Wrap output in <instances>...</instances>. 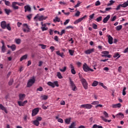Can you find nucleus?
Instances as JSON below:
<instances>
[{
  "mask_svg": "<svg viewBox=\"0 0 128 128\" xmlns=\"http://www.w3.org/2000/svg\"><path fill=\"white\" fill-rule=\"evenodd\" d=\"M40 98L44 100H48V96L46 95H44L40 96Z\"/></svg>",
  "mask_w": 128,
  "mask_h": 128,
  "instance_id": "c85d7f7f",
  "label": "nucleus"
},
{
  "mask_svg": "<svg viewBox=\"0 0 128 128\" xmlns=\"http://www.w3.org/2000/svg\"><path fill=\"white\" fill-rule=\"evenodd\" d=\"M60 72H64L66 70V67L64 66L63 69H60Z\"/></svg>",
  "mask_w": 128,
  "mask_h": 128,
  "instance_id": "de8ad7c7",
  "label": "nucleus"
},
{
  "mask_svg": "<svg viewBox=\"0 0 128 128\" xmlns=\"http://www.w3.org/2000/svg\"><path fill=\"white\" fill-rule=\"evenodd\" d=\"M101 118H102V120L105 122H108V120H106V118H105L104 117L101 116Z\"/></svg>",
  "mask_w": 128,
  "mask_h": 128,
  "instance_id": "0e129e2a",
  "label": "nucleus"
},
{
  "mask_svg": "<svg viewBox=\"0 0 128 128\" xmlns=\"http://www.w3.org/2000/svg\"><path fill=\"white\" fill-rule=\"evenodd\" d=\"M36 18H38V20H36ZM46 18H48V16H42L40 17H38V14H37L36 15V16L34 18V20H36V22H38V20H39V22H42L44 20H46Z\"/></svg>",
  "mask_w": 128,
  "mask_h": 128,
  "instance_id": "423d86ee",
  "label": "nucleus"
},
{
  "mask_svg": "<svg viewBox=\"0 0 128 128\" xmlns=\"http://www.w3.org/2000/svg\"><path fill=\"white\" fill-rule=\"evenodd\" d=\"M82 4L80 1L78 2L77 4L74 6V8H76L78 6H80V5Z\"/></svg>",
  "mask_w": 128,
  "mask_h": 128,
  "instance_id": "603ef678",
  "label": "nucleus"
},
{
  "mask_svg": "<svg viewBox=\"0 0 128 128\" xmlns=\"http://www.w3.org/2000/svg\"><path fill=\"white\" fill-rule=\"evenodd\" d=\"M60 4H63V6H66V5L68 4L67 3L64 2H62V1H60Z\"/></svg>",
  "mask_w": 128,
  "mask_h": 128,
  "instance_id": "052dcab7",
  "label": "nucleus"
},
{
  "mask_svg": "<svg viewBox=\"0 0 128 128\" xmlns=\"http://www.w3.org/2000/svg\"><path fill=\"white\" fill-rule=\"evenodd\" d=\"M15 42L17 44H20V42H22V40H20V39L18 38V39H15Z\"/></svg>",
  "mask_w": 128,
  "mask_h": 128,
  "instance_id": "37998d69",
  "label": "nucleus"
},
{
  "mask_svg": "<svg viewBox=\"0 0 128 128\" xmlns=\"http://www.w3.org/2000/svg\"><path fill=\"white\" fill-rule=\"evenodd\" d=\"M110 4H108V6H112L113 4H114V1L113 0H110Z\"/></svg>",
  "mask_w": 128,
  "mask_h": 128,
  "instance_id": "864d4df0",
  "label": "nucleus"
},
{
  "mask_svg": "<svg viewBox=\"0 0 128 128\" xmlns=\"http://www.w3.org/2000/svg\"><path fill=\"white\" fill-rule=\"evenodd\" d=\"M41 28L42 32H44V30H48V28L46 27H42Z\"/></svg>",
  "mask_w": 128,
  "mask_h": 128,
  "instance_id": "13d9d810",
  "label": "nucleus"
},
{
  "mask_svg": "<svg viewBox=\"0 0 128 128\" xmlns=\"http://www.w3.org/2000/svg\"><path fill=\"white\" fill-rule=\"evenodd\" d=\"M95 6H100V1H96V4H95Z\"/></svg>",
  "mask_w": 128,
  "mask_h": 128,
  "instance_id": "bf43d9fd",
  "label": "nucleus"
},
{
  "mask_svg": "<svg viewBox=\"0 0 128 128\" xmlns=\"http://www.w3.org/2000/svg\"><path fill=\"white\" fill-rule=\"evenodd\" d=\"M80 11H77V12L75 14L76 16H80Z\"/></svg>",
  "mask_w": 128,
  "mask_h": 128,
  "instance_id": "5fc2aeb1",
  "label": "nucleus"
},
{
  "mask_svg": "<svg viewBox=\"0 0 128 128\" xmlns=\"http://www.w3.org/2000/svg\"><path fill=\"white\" fill-rule=\"evenodd\" d=\"M53 22H60V18H59L58 17H56L54 19Z\"/></svg>",
  "mask_w": 128,
  "mask_h": 128,
  "instance_id": "c756f323",
  "label": "nucleus"
},
{
  "mask_svg": "<svg viewBox=\"0 0 128 128\" xmlns=\"http://www.w3.org/2000/svg\"><path fill=\"white\" fill-rule=\"evenodd\" d=\"M17 4L20 6H24V2L20 3L18 2H17Z\"/></svg>",
  "mask_w": 128,
  "mask_h": 128,
  "instance_id": "6e6d98bb",
  "label": "nucleus"
},
{
  "mask_svg": "<svg viewBox=\"0 0 128 128\" xmlns=\"http://www.w3.org/2000/svg\"><path fill=\"white\" fill-rule=\"evenodd\" d=\"M69 80H70V86L72 88V90H73V92H76V90H77L78 89L76 88V84L74 83V81L72 80V78H69Z\"/></svg>",
  "mask_w": 128,
  "mask_h": 128,
  "instance_id": "0eeeda50",
  "label": "nucleus"
},
{
  "mask_svg": "<svg viewBox=\"0 0 128 128\" xmlns=\"http://www.w3.org/2000/svg\"><path fill=\"white\" fill-rule=\"evenodd\" d=\"M57 76L58 78H62V74H60V72H57Z\"/></svg>",
  "mask_w": 128,
  "mask_h": 128,
  "instance_id": "ea45409f",
  "label": "nucleus"
},
{
  "mask_svg": "<svg viewBox=\"0 0 128 128\" xmlns=\"http://www.w3.org/2000/svg\"><path fill=\"white\" fill-rule=\"evenodd\" d=\"M36 82V78L34 76H32L31 79L29 80L26 87L27 88H30V86H32V84Z\"/></svg>",
  "mask_w": 128,
  "mask_h": 128,
  "instance_id": "f03ea898",
  "label": "nucleus"
},
{
  "mask_svg": "<svg viewBox=\"0 0 128 128\" xmlns=\"http://www.w3.org/2000/svg\"><path fill=\"white\" fill-rule=\"evenodd\" d=\"M20 100H24V98H26V95L24 94H20L18 95Z\"/></svg>",
  "mask_w": 128,
  "mask_h": 128,
  "instance_id": "5701e85b",
  "label": "nucleus"
},
{
  "mask_svg": "<svg viewBox=\"0 0 128 128\" xmlns=\"http://www.w3.org/2000/svg\"><path fill=\"white\" fill-rule=\"evenodd\" d=\"M4 12H5L6 14H8V16L10 14V12H12V10H10L6 9V8L4 9Z\"/></svg>",
  "mask_w": 128,
  "mask_h": 128,
  "instance_id": "7c9ffc66",
  "label": "nucleus"
},
{
  "mask_svg": "<svg viewBox=\"0 0 128 128\" xmlns=\"http://www.w3.org/2000/svg\"><path fill=\"white\" fill-rule=\"evenodd\" d=\"M94 52V48L86 50L84 52V54H92V52Z\"/></svg>",
  "mask_w": 128,
  "mask_h": 128,
  "instance_id": "a211bd4d",
  "label": "nucleus"
},
{
  "mask_svg": "<svg viewBox=\"0 0 128 128\" xmlns=\"http://www.w3.org/2000/svg\"><path fill=\"white\" fill-rule=\"evenodd\" d=\"M110 18V15H108L107 16H106L104 19L103 20V22L104 24H106L108 22V20Z\"/></svg>",
  "mask_w": 128,
  "mask_h": 128,
  "instance_id": "4be33fe9",
  "label": "nucleus"
},
{
  "mask_svg": "<svg viewBox=\"0 0 128 128\" xmlns=\"http://www.w3.org/2000/svg\"><path fill=\"white\" fill-rule=\"evenodd\" d=\"M83 70L85 72H94V70L90 68L88 64L84 63L82 66Z\"/></svg>",
  "mask_w": 128,
  "mask_h": 128,
  "instance_id": "20e7f679",
  "label": "nucleus"
},
{
  "mask_svg": "<svg viewBox=\"0 0 128 128\" xmlns=\"http://www.w3.org/2000/svg\"><path fill=\"white\" fill-rule=\"evenodd\" d=\"M42 120V117H38L36 120L33 121L34 125L36 126H40V122Z\"/></svg>",
  "mask_w": 128,
  "mask_h": 128,
  "instance_id": "1a4fd4ad",
  "label": "nucleus"
},
{
  "mask_svg": "<svg viewBox=\"0 0 128 128\" xmlns=\"http://www.w3.org/2000/svg\"><path fill=\"white\" fill-rule=\"evenodd\" d=\"M116 20V16H113L112 18H111V22H114Z\"/></svg>",
  "mask_w": 128,
  "mask_h": 128,
  "instance_id": "09e8293b",
  "label": "nucleus"
},
{
  "mask_svg": "<svg viewBox=\"0 0 128 128\" xmlns=\"http://www.w3.org/2000/svg\"><path fill=\"white\" fill-rule=\"evenodd\" d=\"M5 4L9 6L10 4V2L9 1H6Z\"/></svg>",
  "mask_w": 128,
  "mask_h": 128,
  "instance_id": "69168bd1",
  "label": "nucleus"
},
{
  "mask_svg": "<svg viewBox=\"0 0 128 128\" xmlns=\"http://www.w3.org/2000/svg\"><path fill=\"white\" fill-rule=\"evenodd\" d=\"M112 106L114 108H120L122 106V104H120L118 103V104H113Z\"/></svg>",
  "mask_w": 128,
  "mask_h": 128,
  "instance_id": "cd10ccee",
  "label": "nucleus"
},
{
  "mask_svg": "<svg viewBox=\"0 0 128 128\" xmlns=\"http://www.w3.org/2000/svg\"><path fill=\"white\" fill-rule=\"evenodd\" d=\"M113 40H114V38H112V36H111L110 35H109L108 36V43L110 44H112Z\"/></svg>",
  "mask_w": 128,
  "mask_h": 128,
  "instance_id": "b1692460",
  "label": "nucleus"
},
{
  "mask_svg": "<svg viewBox=\"0 0 128 128\" xmlns=\"http://www.w3.org/2000/svg\"><path fill=\"white\" fill-rule=\"evenodd\" d=\"M37 92H42V90H44V88H42V87L40 86L39 88H38L36 89Z\"/></svg>",
  "mask_w": 128,
  "mask_h": 128,
  "instance_id": "49530a36",
  "label": "nucleus"
},
{
  "mask_svg": "<svg viewBox=\"0 0 128 128\" xmlns=\"http://www.w3.org/2000/svg\"><path fill=\"white\" fill-rule=\"evenodd\" d=\"M100 104V102L98 101H94L92 102V104L96 105V104Z\"/></svg>",
  "mask_w": 128,
  "mask_h": 128,
  "instance_id": "a18cd8bd",
  "label": "nucleus"
},
{
  "mask_svg": "<svg viewBox=\"0 0 128 128\" xmlns=\"http://www.w3.org/2000/svg\"><path fill=\"white\" fill-rule=\"evenodd\" d=\"M8 84V86H12V84H14V79L13 78L10 79Z\"/></svg>",
  "mask_w": 128,
  "mask_h": 128,
  "instance_id": "58836bf2",
  "label": "nucleus"
},
{
  "mask_svg": "<svg viewBox=\"0 0 128 128\" xmlns=\"http://www.w3.org/2000/svg\"><path fill=\"white\" fill-rule=\"evenodd\" d=\"M28 104V100H25L24 102L18 101V104L19 106H24L26 104Z\"/></svg>",
  "mask_w": 128,
  "mask_h": 128,
  "instance_id": "2eb2a0df",
  "label": "nucleus"
},
{
  "mask_svg": "<svg viewBox=\"0 0 128 128\" xmlns=\"http://www.w3.org/2000/svg\"><path fill=\"white\" fill-rule=\"evenodd\" d=\"M69 128H76V122H72L69 126Z\"/></svg>",
  "mask_w": 128,
  "mask_h": 128,
  "instance_id": "f704fd0d",
  "label": "nucleus"
},
{
  "mask_svg": "<svg viewBox=\"0 0 128 128\" xmlns=\"http://www.w3.org/2000/svg\"><path fill=\"white\" fill-rule=\"evenodd\" d=\"M120 54H118V52H116L114 54L113 58H120Z\"/></svg>",
  "mask_w": 128,
  "mask_h": 128,
  "instance_id": "bb28decb",
  "label": "nucleus"
},
{
  "mask_svg": "<svg viewBox=\"0 0 128 128\" xmlns=\"http://www.w3.org/2000/svg\"><path fill=\"white\" fill-rule=\"evenodd\" d=\"M26 18L29 20H30L32 18V14H30L29 15L26 16Z\"/></svg>",
  "mask_w": 128,
  "mask_h": 128,
  "instance_id": "c03bdc74",
  "label": "nucleus"
},
{
  "mask_svg": "<svg viewBox=\"0 0 128 128\" xmlns=\"http://www.w3.org/2000/svg\"><path fill=\"white\" fill-rule=\"evenodd\" d=\"M39 110L38 108H36L32 110V116H36V114H38V113Z\"/></svg>",
  "mask_w": 128,
  "mask_h": 128,
  "instance_id": "dca6fc26",
  "label": "nucleus"
},
{
  "mask_svg": "<svg viewBox=\"0 0 128 128\" xmlns=\"http://www.w3.org/2000/svg\"><path fill=\"white\" fill-rule=\"evenodd\" d=\"M68 52H69L70 56H74V50H69Z\"/></svg>",
  "mask_w": 128,
  "mask_h": 128,
  "instance_id": "79ce46f5",
  "label": "nucleus"
},
{
  "mask_svg": "<svg viewBox=\"0 0 128 128\" xmlns=\"http://www.w3.org/2000/svg\"><path fill=\"white\" fill-rule=\"evenodd\" d=\"M92 28H94V30H96L98 28V25H96V24H93Z\"/></svg>",
  "mask_w": 128,
  "mask_h": 128,
  "instance_id": "8fccbe9b",
  "label": "nucleus"
},
{
  "mask_svg": "<svg viewBox=\"0 0 128 128\" xmlns=\"http://www.w3.org/2000/svg\"><path fill=\"white\" fill-rule=\"evenodd\" d=\"M80 78H81L80 80L82 84L83 88H84V90H88V82H86V80L80 77Z\"/></svg>",
  "mask_w": 128,
  "mask_h": 128,
  "instance_id": "f257e3e1",
  "label": "nucleus"
},
{
  "mask_svg": "<svg viewBox=\"0 0 128 128\" xmlns=\"http://www.w3.org/2000/svg\"><path fill=\"white\" fill-rule=\"evenodd\" d=\"M56 54L58 56H61V58H64V53L60 54V51L56 52Z\"/></svg>",
  "mask_w": 128,
  "mask_h": 128,
  "instance_id": "473e14b6",
  "label": "nucleus"
},
{
  "mask_svg": "<svg viewBox=\"0 0 128 128\" xmlns=\"http://www.w3.org/2000/svg\"><path fill=\"white\" fill-rule=\"evenodd\" d=\"M54 40H56V42H58V36H55Z\"/></svg>",
  "mask_w": 128,
  "mask_h": 128,
  "instance_id": "338daca9",
  "label": "nucleus"
},
{
  "mask_svg": "<svg viewBox=\"0 0 128 128\" xmlns=\"http://www.w3.org/2000/svg\"><path fill=\"white\" fill-rule=\"evenodd\" d=\"M126 6H128V0L122 4H118L114 10H120V8H126Z\"/></svg>",
  "mask_w": 128,
  "mask_h": 128,
  "instance_id": "7ed1b4c3",
  "label": "nucleus"
},
{
  "mask_svg": "<svg viewBox=\"0 0 128 128\" xmlns=\"http://www.w3.org/2000/svg\"><path fill=\"white\" fill-rule=\"evenodd\" d=\"M86 18H88V16L85 15L83 17L79 18L74 22V24H78V22H80L86 19Z\"/></svg>",
  "mask_w": 128,
  "mask_h": 128,
  "instance_id": "9d476101",
  "label": "nucleus"
},
{
  "mask_svg": "<svg viewBox=\"0 0 128 128\" xmlns=\"http://www.w3.org/2000/svg\"><path fill=\"white\" fill-rule=\"evenodd\" d=\"M41 48L42 50H46V45H44L42 44H40Z\"/></svg>",
  "mask_w": 128,
  "mask_h": 128,
  "instance_id": "4d7b16f0",
  "label": "nucleus"
},
{
  "mask_svg": "<svg viewBox=\"0 0 128 128\" xmlns=\"http://www.w3.org/2000/svg\"><path fill=\"white\" fill-rule=\"evenodd\" d=\"M68 22H70V19H68L66 20V22H64V26H66Z\"/></svg>",
  "mask_w": 128,
  "mask_h": 128,
  "instance_id": "e2e57ef3",
  "label": "nucleus"
},
{
  "mask_svg": "<svg viewBox=\"0 0 128 128\" xmlns=\"http://www.w3.org/2000/svg\"><path fill=\"white\" fill-rule=\"evenodd\" d=\"M16 4H18V2H12V8H13L14 10H18V8H20V7H18V6H16Z\"/></svg>",
  "mask_w": 128,
  "mask_h": 128,
  "instance_id": "4468645a",
  "label": "nucleus"
},
{
  "mask_svg": "<svg viewBox=\"0 0 128 128\" xmlns=\"http://www.w3.org/2000/svg\"><path fill=\"white\" fill-rule=\"evenodd\" d=\"M98 84V82L96 80L94 81L93 83L92 84V86H96Z\"/></svg>",
  "mask_w": 128,
  "mask_h": 128,
  "instance_id": "2f4dec72",
  "label": "nucleus"
},
{
  "mask_svg": "<svg viewBox=\"0 0 128 128\" xmlns=\"http://www.w3.org/2000/svg\"><path fill=\"white\" fill-rule=\"evenodd\" d=\"M126 88L124 87L122 90V96H126Z\"/></svg>",
  "mask_w": 128,
  "mask_h": 128,
  "instance_id": "e433bc0d",
  "label": "nucleus"
},
{
  "mask_svg": "<svg viewBox=\"0 0 128 128\" xmlns=\"http://www.w3.org/2000/svg\"><path fill=\"white\" fill-rule=\"evenodd\" d=\"M24 12H32V8L28 5H26L24 6Z\"/></svg>",
  "mask_w": 128,
  "mask_h": 128,
  "instance_id": "6ab92c4d",
  "label": "nucleus"
},
{
  "mask_svg": "<svg viewBox=\"0 0 128 128\" xmlns=\"http://www.w3.org/2000/svg\"><path fill=\"white\" fill-rule=\"evenodd\" d=\"M70 68H71V72L72 74H76V70H74V65L70 64Z\"/></svg>",
  "mask_w": 128,
  "mask_h": 128,
  "instance_id": "412c9836",
  "label": "nucleus"
},
{
  "mask_svg": "<svg viewBox=\"0 0 128 128\" xmlns=\"http://www.w3.org/2000/svg\"><path fill=\"white\" fill-rule=\"evenodd\" d=\"M103 114L106 118H108V114L106 112H104Z\"/></svg>",
  "mask_w": 128,
  "mask_h": 128,
  "instance_id": "680f3d73",
  "label": "nucleus"
},
{
  "mask_svg": "<svg viewBox=\"0 0 128 128\" xmlns=\"http://www.w3.org/2000/svg\"><path fill=\"white\" fill-rule=\"evenodd\" d=\"M65 122L66 124H70V118H66L65 120Z\"/></svg>",
  "mask_w": 128,
  "mask_h": 128,
  "instance_id": "4c0bfd02",
  "label": "nucleus"
},
{
  "mask_svg": "<svg viewBox=\"0 0 128 128\" xmlns=\"http://www.w3.org/2000/svg\"><path fill=\"white\" fill-rule=\"evenodd\" d=\"M101 54H102L101 55L102 58H112V55L110 54V52L108 51H102Z\"/></svg>",
  "mask_w": 128,
  "mask_h": 128,
  "instance_id": "39448f33",
  "label": "nucleus"
},
{
  "mask_svg": "<svg viewBox=\"0 0 128 128\" xmlns=\"http://www.w3.org/2000/svg\"><path fill=\"white\" fill-rule=\"evenodd\" d=\"M7 46L8 48H10L12 52H14L16 50V46L14 44H12L11 46L7 45Z\"/></svg>",
  "mask_w": 128,
  "mask_h": 128,
  "instance_id": "f3484780",
  "label": "nucleus"
},
{
  "mask_svg": "<svg viewBox=\"0 0 128 128\" xmlns=\"http://www.w3.org/2000/svg\"><path fill=\"white\" fill-rule=\"evenodd\" d=\"M102 17L100 16V17H98L96 18V21L97 22H102Z\"/></svg>",
  "mask_w": 128,
  "mask_h": 128,
  "instance_id": "72a5a7b5",
  "label": "nucleus"
},
{
  "mask_svg": "<svg viewBox=\"0 0 128 128\" xmlns=\"http://www.w3.org/2000/svg\"><path fill=\"white\" fill-rule=\"evenodd\" d=\"M80 108H86V110H90L92 108V105L90 104H82L80 106Z\"/></svg>",
  "mask_w": 128,
  "mask_h": 128,
  "instance_id": "9b49d317",
  "label": "nucleus"
},
{
  "mask_svg": "<svg viewBox=\"0 0 128 128\" xmlns=\"http://www.w3.org/2000/svg\"><path fill=\"white\" fill-rule=\"evenodd\" d=\"M23 26H24V28H22L23 32H29L30 29V26H28V24H23Z\"/></svg>",
  "mask_w": 128,
  "mask_h": 128,
  "instance_id": "f8f14e48",
  "label": "nucleus"
},
{
  "mask_svg": "<svg viewBox=\"0 0 128 128\" xmlns=\"http://www.w3.org/2000/svg\"><path fill=\"white\" fill-rule=\"evenodd\" d=\"M58 122H60V124H64V120L62 118H58Z\"/></svg>",
  "mask_w": 128,
  "mask_h": 128,
  "instance_id": "3c124183",
  "label": "nucleus"
},
{
  "mask_svg": "<svg viewBox=\"0 0 128 128\" xmlns=\"http://www.w3.org/2000/svg\"><path fill=\"white\" fill-rule=\"evenodd\" d=\"M28 58V54H25L22 56L20 58V62H22L24 60H26Z\"/></svg>",
  "mask_w": 128,
  "mask_h": 128,
  "instance_id": "a878e982",
  "label": "nucleus"
},
{
  "mask_svg": "<svg viewBox=\"0 0 128 128\" xmlns=\"http://www.w3.org/2000/svg\"><path fill=\"white\" fill-rule=\"evenodd\" d=\"M50 50H51L52 52H54V46H51L50 47Z\"/></svg>",
  "mask_w": 128,
  "mask_h": 128,
  "instance_id": "774afa93",
  "label": "nucleus"
},
{
  "mask_svg": "<svg viewBox=\"0 0 128 128\" xmlns=\"http://www.w3.org/2000/svg\"><path fill=\"white\" fill-rule=\"evenodd\" d=\"M122 28V26L120 25L116 27V30L120 31Z\"/></svg>",
  "mask_w": 128,
  "mask_h": 128,
  "instance_id": "c9c22d12",
  "label": "nucleus"
},
{
  "mask_svg": "<svg viewBox=\"0 0 128 128\" xmlns=\"http://www.w3.org/2000/svg\"><path fill=\"white\" fill-rule=\"evenodd\" d=\"M47 84L53 88H54L55 86H57V87L59 86L58 82V81H55L54 82H48L47 83Z\"/></svg>",
  "mask_w": 128,
  "mask_h": 128,
  "instance_id": "6e6552de",
  "label": "nucleus"
},
{
  "mask_svg": "<svg viewBox=\"0 0 128 128\" xmlns=\"http://www.w3.org/2000/svg\"><path fill=\"white\" fill-rule=\"evenodd\" d=\"M0 108L2 110H4V112H6V114H8V110H6V107H4V106H2V104H0Z\"/></svg>",
  "mask_w": 128,
  "mask_h": 128,
  "instance_id": "393cba45",
  "label": "nucleus"
},
{
  "mask_svg": "<svg viewBox=\"0 0 128 128\" xmlns=\"http://www.w3.org/2000/svg\"><path fill=\"white\" fill-rule=\"evenodd\" d=\"M6 21H2L0 23L1 28H2L3 30H4L6 28Z\"/></svg>",
  "mask_w": 128,
  "mask_h": 128,
  "instance_id": "aec40b11",
  "label": "nucleus"
},
{
  "mask_svg": "<svg viewBox=\"0 0 128 128\" xmlns=\"http://www.w3.org/2000/svg\"><path fill=\"white\" fill-rule=\"evenodd\" d=\"M1 44H2V46L1 48L2 52L4 53L6 50V44H4V40L1 41Z\"/></svg>",
  "mask_w": 128,
  "mask_h": 128,
  "instance_id": "ddd939ff",
  "label": "nucleus"
},
{
  "mask_svg": "<svg viewBox=\"0 0 128 128\" xmlns=\"http://www.w3.org/2000/svg\"><path fill=\"white\" fill-rule=\"evenodd\" d=\"M6 28L8 30H12V28L10 27V24H8L6 25Z\"/></svg>",
  "mask_w": 128,
  "mask_h": 128,
  "instance_id": "a19ab883",
  "label": "nucleus"
}]
</instances>
